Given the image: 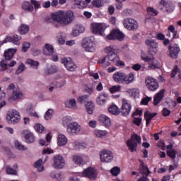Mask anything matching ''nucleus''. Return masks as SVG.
Returning <instances> with one entry per match:
<instances>
[{
    "mask_svg": "<svg viewBox=\"0 0 181 181\" xmlns=\"http://www.w3.org/2000/svg\"><path fill=\"white\" fill-rule=\"evenodd\" d=\"M51 19L55 23V28H59L60 26H69L74 21V13L70 10L66 11L59 10L51 14Z\"/></svg>",
    "mask_w": 181,
    "mask_h": 181,
    "instance_id": "f257e3e1",
    "label": "nucleus"
},
{
    "mask_svg": "<svg viewBox=\"0 0 181 181\" xmlns=\"http://www.w3.org/2000/svg\"><path fill=\"white\" fill-rule=\"evenodd\" d=\"M57 66H51L47 70V73L48 74H53L54 73H57Z\"/></svg>",
    "mask_w": 181,
    "mask_h": 181,
    "instance_id": "338daca9",
    "label": "nucleus"
},
{
    "mask_svg": "<svg viewBox=\"0 0 181 181\" xmlns=\"http://www.w3.org/2000/svg\"><path fill=\"white\" fill-rule=\"evenodd\" d=\"M0 67L1 71H5L8 67V62H6V60L4 59L0 62Z\"/></svg>",
    "mask_w": 181,
    "mask_h": 181,
    "instance_id": "e2e57ef3",
    "label": "nucleus"
},
{
    "mask_svg": "<svg viewBox=\"0 0 181 181\" xmlns=\"http://www.w3.org/2000/svg\"><path fill=\"white\" fill-rule=\"evenodd\" d=\"M93 134L96 138L103 139V138H105L108 135V132L106 130L95 129Z\"/></svg>",
    "mask_w": 181,
    "mask_h": 181,
    "instance_id": "c9c22d12",
    "label": "nucleus"
},
{
    "mask_svg": "<svg viewBox=\"0 0 181 181\" xmlns=\"http://www.w3.org/2000/svg\"><path fill=\"white\" fill-rule=\"evenodd\" d=\"M29 49H30V42L27 41L24 42L22 45V49H21L22 52H23L24 53H26V52H28Z\"/></svg>",
    "mask_w": 181,
    "mask_h": 181,
    "instance_id": "052dcab7",
    "label": "nucleus"
},
{
    "mask_svg": "<svg viewBox=\"0 0 181 181\" xmlns=\"http://www.w3.org/2000/svg\"><path fill=\"white\" fill-rule=\"evenodd\" d=\"M139 173H141V175H146V176H149L151 175V172L149 170V168H148V166L141 164L139 169Z\"/></svg>",
    "mask_w": 181,
    "mask_h": 181,
    "instance_id": "a19ab883",
    "label": "nucleus"
},
{
    "mask_svg": "<svg viewBox=\"0 0 181 181\" xmlns=\"http://www.w3.org/2000/svg\"><path fill=\"white\" fill-rule=\"evenodd\" d=\"M31 5H33V8L35 9V11H37V9H40V8H42L40 6V2L36 0H31Z\"/></svg>",
    "mask_w": 181,
    "mask_h": 181,
    "instance_id": "0e129e2a",
    "label": "nucleus"
},
{
    "mask_svg": "<svg viewBox=\"0 0 181 181\" xmlns=\"http://www.w3.org/2000/svg\"><path fill=\"white\" fill-rule=\"evenodd\" d=\"M83 47V49H85L86 52L94 53V52H95L97 49V45H95V44H91V45H85Z\"/></svg>",
    "mask_w": 181,
    "mask_h": 181,
    "instance_id": "de8ad7c7",
    "label": "nucleus"
},
{
    "mask_svg": "<svg viewBox=\"0 0 181 181\" xmlns=\"http://www.w3.org/2000/svg\"><path fill=\"white\" fill-rule=\"evenodd\" d=\"M106 37L108 40H119V42H122L125 39V35L119 30H113Z\"/></svg>",
    "mask_w": 181,
    "mask_h": 181,
    "instance_id": "9d476101",
    "label": "nucleus"
},
{
    "mask_svg": "<svg viewBox=\"0 0 181 181\" xmlns=\"http://www.w3.org/2000/svg\"><path fill=\"white\" fill-rule=\"evenodd\" d=\"M85 108L86 112L89 114V115H93V114H94V110H95V104L94 102L89 100L85 104Z\"/></svg>",
    "mask_w": 181,
    "mask_h": 181,
    "instance_id": "cd10ccee",
    "label": "nucleus"
},
{
    "mask_svg": "<svg viewBox=\"0 0 181 181\" xmlns=\"http://www.w3.org/2000/svg\"><path fill=\"white\" fill-rule=\"evenodd\" d=\"M30 30V27L26 23H21L18 28V32L20 35H28Z\"/></svg>",
    "mask_w": 181,
    "mask_h": 181,
    "instance_id": "c85d7f7f",
    "label": "nucleus"
},
{
    "mask_svg": "<svg viewBox=\"0 0 181 181\" xmlns=\"http://www.w3.org/2000/svg\"><path fill=\"white\" fill-rule=\"evenodd\" d=\"M119 90H121V86L118 85V86H114L111 87L109 89V91L112 94H114V93H117V92L119 91Z\"/></svg>",
    "mask_w": 181,
    "mask_h": 181,
    "instance_id": "69168bd1",
    "label": "nucleus"
},
{
    "mask_svg": "<svg viewBox=\"0 0 181 181\" xmlns=\"http://www.w3.org/2000/svg\"><path fill=\"white\" fill-rule=\"evenodd\" d=\"M98 122L104 127H110L111 125V119L105 115H101L99 116Z\"/></svg>",
    "mask_w": 181,
    "mask_h": 181,
    "instance_id": "a878e982",
    "label": "nucleus"
},
{
    "mask_svg": "<svg viewBox=\"0 0 181 181\" xmlns=\"http://www.w3.org/2000/svg\"><path fill=\"white\" fill-rule=\"evenodd\" d=\"M6 119L9 124L16 125L21 122V113L15 109L10 110L7 113Z\"/></svg>",
    "mask_w": 181,
    "mask_h": 181,
    "instance_id": "20e7f679",
    "label": "nucleus"
},
{
    "mask_svg": "<svg viewBox=\"0 0 181 181\" xmlns=\"http://www.w3.org/2000/svg\"><path fill=\"white\" fill-rule=\"evenodd\" d=\"M115 46L114 45L107 46L104 49V52L105 53H107V56L115 53Z\"/></svg>",
    "mask_w": 181,
    "mask_h": 181,
    "instance_id": "603ef678",
    "label": "nucleus"
},
{
    "mask_svg": "<svg viewBox=\"0 0 181 181\" xmlns=\"http://www.w3.org/2000/svg\"><path fill=\"white\" fill-rule=\"evenodd\" d=\"M73 121V117L71 116H65L62 118V125L63 127H66V128H67V127H69V125H70V124H71V122Z\"/></svg>",
    "mask_w": 181,
    "mask_h": 181,
    "instance_id": "37998d69",
    "label": "nucleus"
},
{
    "mask_svg": "<svg viewBox=\"0 0 181 181\" xmlns=\"http://www.w3.org/2000/svg\"><path fill=\"white\" fill-rule=\"evenodd\" d=\"M74 163L75 165H78V166H81V165H84V158L79 155H74L71 158Z\"/></svg>",
    "mask_w": 181,
    "mask_h": 181,
    "instance_id": "f704fd0d",
    "label": "nucleus"
},
{
    "mask_svg": "<svg viewBox=\"0 0 181 181\" xmlns=\"http://www.w3.org/2000/svg\"><path fill=\"white\" fill-rule=\"evenodd\" d=\"M76 5L79 9H83V8H86V6H87V3L84 1H80L76 3Z\"/></svg>",
    "mask_w": 181,
    "mask_h": 181,
    "instance_id": "774afa93",
    "label": "nucleus"
},
{
    "mask_svg": "<svg viewBox=\"0 0 181 181\" xmlns=\"http://www.w3.org/2000/svg\"><path fill=\"white\" fill-rule=\"evenodd\" d=\"M108 111L112 115H118L119 114V108L115 105H112L109 107Z\"/></svg>",
    "mask_w": 181,
    "mask_h": 181,
    "instance_id": "c03bdc74",
    "label": "nucleus"
},
{
    "mask_svg": "<svg viewBox=\"0 0 181 181\" xmlns=\"http://www.w3.org/2000/svg\"><path fill=\"white\" fill-rule=\"evenodd\" d=\"M57 41L59 45H65L66 44V35L64 33H59L57 34Z\"/></svg>",
    "mask_w": 181,
    "mask_h": 181,
    "instance_id": "ea45409f",
    "label": "nucleus"
},
{
    "mask_svg": "<svg viewBox=\"0 0 181 181\" xmlns=\"http://www.w3.org/2000/svg\"><path fill=\"white\" fill-rule=\"evenodd\" d=\"M123 25L127 30H137L139 28L138 21L132 18H127L123 20Z\"/></svg>",
    "mask_w": 181,
    "mask_h": 181,
    "instance_id": "423d86ee",
    "label": "nucleus"
},
{
    "mask_svg": "<svg viewBox=\"0 0 181 181\" xmlns=\"http://www.w3.org/2000/svg\"><path fill=\"white\" fill-rule=\"evenodd\" d=\"M132 110L131 103L127 99H122V112L124 115H129V112Z\"/></svg>",
    "mask_w": 181,
    "mask_h": 181,
    "instance_id": "6ab92c4d",
    "label": "nucleus"
},
{
    "mask_svg": "<svg viewBox=\"0 0 181 181\" xmlns=\"http://www.w3.org/2000/svg\"><path fill=\"white\" fill-rule=\"evenodd\" d=\"M110 100V94L107 92H101L97 96L95 103L99 107H104Z\"/></svg>",
    "mask_w": 181,
    "mask_h": 181,
    "instance_id": "6e6552de",
    "label": "nucleus"
},
{
    "mask_svg": "<svg viewBox=\"0 0 181 181\" xmlns=\"http://www.w3.org/2000/svg\"><path fill=\"white\" fill-rule=\"evenodd\" d=\"M66 108L69 110H74V111H77L78 110V106L77 105V100L74 98H69L66 100L64 103Z\"/></svg>",
    "mask_w": 181,
    "mask_h": 181,
    "instance_id": "aec40b11",
    "label": "nucleus"
},
{
    "mask_svg": "<svg viewBox=\"0 0 181 181\" xmlns=\"http://www.w3.org/2000/svg\"><path fill=\"white\" fill-rule=\"evenodd\" d=\"M146 86L150 91H156L159 88V83L158 81L151 76L146 78Z\"/></svg>",
    "mask_w": 181,
    "mask_h": 181,
    "instance_id": "1a4fd4ad",
    "label": "nucleus"
},
{
    "mask_svg": "<svg viewBox=\"0 0 181 181\" xmlns=\"http://www.w3.org/2000/svg\"><path fill=\"white\" fill-rule=\"evenodd\" d=\"M160 6H163L160 9L164 12L169 13L173 11V8H170V1L169 0H161L160 1Z\"/></svg>",
    "mask_w": 181,
    "mask_h": 181,
    "instance_id": "412c9836",
    "label": "nucleus"
},
{
    "mask_svg": "<svg viewBox=\"0 0 181 181\" xmlns=\"http://www.w3.org/2000/svg\"><path fill=\"white\" fill-rule=\"evenodd\" d=\"M180 52V48L177 45L169 47V56L171 57L173 59H177Z\"/></svg>",
    "mask_w": 181,
    "mask_h": 181,
    "instance_id": "5701e85b",
    "label": "nucleus"
},
{
    "mask_svg": "<svg viewBox=\"0 0 181 181\" xmlns=\"http://www.w3.org/2000/svg\"><path fill=\"white\" fill-rule=\"evenodd\" d=\"M87 100H88V95H83L78 98V102H79L80 104L87 103Z\"/></svg>",
    "mask_w": 181,
    "mask_h": 181,
    "instance_id": "bf43d9fd",
    "label": "nucleus"
},
{
    "mask_svg": "<svg viewBox=\"0 0 181 181\" xmlns=\"http://www.w3.org/2000/svg\"><path fill=\"white\" fill-rule=\"evenodd\" d=\"M153 117H156V113H151L149 112H145L144 118L146 119V125H149V123L151 122Z\"/></svg>",
    "mask_w": 181,
    "mask_h": 181,
    "instance_id": "79ce46f5",
    "label": "nucleus"
},
{
    "mask_svg": "<svg viewBox=\"0 0 181 181\" xmlns=\"http://www.w3.org/2000/svg\"><path fill=\"white\" fill-rule=\"evenodd\" d=\"M42 52L45 56H50L54 53V47L52 44L46 43L42 47Z\"/></svg>",
    "mask_w": 181,
    "mask_h": 181,
    "instance_id": "4be33fe9",
    "label": "nucleus"
},
{
    "mask_svg": "<svg viewBox=\"0 0 181 181\" xmlns=\"http://www.w3.org/2000/svg\"><path fill=\"white\" fill-rule=\"evenodd\" d=\"M21 8L25 12H33L35 11V8H33V5H32V2L29 1H23Z\"/></svg>",
    "mask_w": 181,
    "mask_h": 181,
    "instance_id": "473e14b6",
    "label": "nucleus"
},
{
    "mask_svg": "<svg viewBox=\"0 0 181 181\" xmlns=\"http://www.w3.org/2000/svg\"><path fill=\"white\" fill-rule=\"evenodd\" d=\"M14 148H16L17 151H21V152H23L24 151H28V147L25 145H23L22 142L18 140L14 141Z\"/></svg>",
    "mask_w": 181,
    "mask_h": 181,
    "instance_id": "58836bf2",
    "label": "nucleus"
},
{
    "mask_svg": "<svg viewBox=\"0 0 181 181\" xmlns=\"http://www.w3.org/2000/svg\"><path fill=\"white\" fill-rule=\"evenodd\" d=\"M49 177H51V179H54L57 181H62L66 179L64 173L60 171H52L49 174Z\"/></svg>",
    "mask_w": 181,
    "mask_h": 181,
    "instance_id": "b1692460",
    "label": "nucleus"
},
{
    "mask_svg": "<svg viewBox=\"0 0 181 181\" xmlns=\"http://www.w3.org/2000/svg\"><path fill=\"white\" fill-rule=\"evenodd\" d=\"M100 64H102L103 67H108L111 64L110 62L107 61V57H104L98 61Z\"/></svg>",
    "mask_w": 181,
    "mask_h": 181,
    "instance_id": "6e6d98bb",
    "label": "nucleus"
},
{
    "mask_svg": "<svg viewBox=\"0 0 181 181\" xmlns=\"http://www.w3.org/2000/svg\"><path fill=\"white\" fill-rule=\"evenodd\" d=\"M146 46H148L149 52L151 54H156L158 53V49L159 45L155 40H146L145 42Z\"/></svg>",
    "mask_w": 181,
    "mask_h": 181,
    "instance_id": "dca6fc26",
    "label": "nucleus"
},
{
    "mask_svg": "<svg viewBox=\"0 0 181 181\" xmlns=\"http://www.w3.org/2000/svg\"><path fill=\"white\" fill-rule=\"evenodd\" d=\"M21 40H22V37L18 35H14L12 36H7L3 41L0 42V45H2L5 43H13L16 46H19L21 45Z\"/></svg>",
    "mask_w": 181,
    "mask_h": 181,
    "instance_id": "f8f14e48",
    "label": "nucleus"
},
{
    "mask_svg": "<svg viewBox=\"0 0 181 181\" xmlns=\"http://www.w3.org/2000/svg\"><path fill=\"white\" fill-rule=\"evenodd\" d=\"M34 129L35 131H36V132L43 134V132L45 131V127L41 124L36 123L34 124Z\"/></svg>",
    "mask_w": 181,
    "mask_h": 181,
    "instance_id": "864d4df0",
    "label": "nucleus"
},
{
    "mask_svg": "<svg viewBox=\"0 0 181 181\" xmlns=\"http://www.w3.org/2000/svg\"><path fill=\"white\" fill-rule=\"evenodd\" d=\"M23 97V93L19 89H16L13 90V93L10 98V100H12L13 101H16L18 100H21Z\"/></svg>",
    "mask_w": 181,
    "mask_h": 181,
    "instance_id": "72a5a7b5",
    "label": "nucleus"
},
{
    "mask_svg": "<svg viewBox=\"0 0 181 181\" xmlns=\"http://www.w3.org/2000/svg\"><path fill=\"white\" fill-rule=\"evenodd\" d=\"M25 68H26V66H25V64L21 63V64L18 66V67L17 68V69L16 71V74L18 76V75L21 74V73H23V71H25Z\"/></svg>",
    "mask_w": 181,
    "mask_h": 181,
    "instance_id": "4d7b16f0",
    "label": "nucleus"
},
{
    "mask_svg": "<svg viewBox=\"0 0 181 181\" xmlns=\"http://www.w3.org/2000/svg\"><path fill=\"white\" fill-rule=\"evenodd\" d=\"M25 64H28V66H31L32 69H34L35 70H37L39 69V66L40 65V63L32 59H28L25 62Z\"/></svg>",
    "mask_w": 181,
    "mask_h": 181,
    "instance_id": "e433bc0d",
    "label": "nucleus"
},
{
    "mask_svg": "<svg viewBox=\"0 0 181 181\" xmlns=\"http://www.w3.org/2000/svg\"><path fill=\"white\" fill-rule=\"evenodd\" d=\"M16 52H18V48L16 47L6 49L4 52V57L6 60H11V59H13Z\"/></svg>",
    "mask_w": 181,
    "mask_h": 181,
    "instance_id": "393cba45",
    "label": "nucleus"
},
{
    "mask_svg": "<svg viewBox=\"0 0 181 181\" xmlns=\"http://www.w3.org/2000/svg\"><path fill=\"white\" fill-rule=\"evenodd\" d=\"M164 95L165 89H162L158 93H157L153 98V105H158V104L162 101V98H163Z\"/></svg>",
    "mask_w": 181,
    "mask_h": 181,
    "instance_id": "bb28decb",
    "label": "nucleus"
},
{
    "mask_svg": "<svg viewBox=\"0 0 181 181\" xmlns=\"http://www.w3.org/2000/svg\"><path fill=\"white\" fill-rule=\"evenodd\" d=\"M4 169L7 175H18V171L16 170H13V168H11V166L9 165H6L4 167Z\"/></svg>",
    "mask_w": 181,
    "mask_h": 181,
    "instance_id": "8fccbe9b",
    "label": "nucleus"
},
{
    "mask_svg": "<svg viewBox=\"0 0 181 181\" xmlns=\"http://www.w3.org/2000/svg\"><path fill=\"white\" fill-rule=\"evenodd\" d=\"M142 139L141 136L134 134L131 139L127 141V145L129 151L130 152H135L136 151V148H138V145H141L142 144Z\"/></svg>",
    "mask_w": 181,
    "mask_h": 181,
    "instance_id": "f03ea898",
    "label": "nucleus"
},
{
    "mask_svg": "<svg viewBox=\"0 0 181 181\" xmlns=\"http://www.w3.org/2000/svg\"><path fill=\"white\" fill-rule=\"evenodd\" d=\"M100 158L103 163H110L114 160V153L110 150H103L100 153Z\"/></svg>",
    "mask_w": 181,
    "mask_h": 181,
    "instance_id": "0eeeda50",
    "label": "nucleus"
},
{
    "mask_svg": "<svg viewBox=\"0 0 181 181\" xmlns=\"http://www.w3.org/2000/svg\"><path fill=\"white\" fill-rule=\"evenodd\" d=\"M141 60H144L146 63H148V68L149 70H153L158 67V60L152 58H149L145 54H141Z\"/></svg>",
    "mask_w": 181,
    "mask_h": 181,
    "instance_id": "4468645a",
    "label": "nucleus"
},
{
    "mask_svg": "<svg viewBox=\"0 0 181 181\" xmlns=\"http://www.w3.org/2000/svg\"><path fill=\"white\" fill-rule=\"evenodd\" d=\"M74 145L78 149L84 150L87 148V143L84 141H75Z\"/></svg>",
    "mask_w": 181,
    "mask_h": 181,
    "instance_id": "09e8293b",
    "label": "nucleus"
},
{
    "mask_svg": "<svg viewBox=\"0 0 181 181\" xmlns=\"http://www.w3.org/2000/svg\"><path fill=\"white\" fill-rule=\"evenodd\" d=\"M21 135L24 137L25 144H33L36 139L33 133L29 130H23Z\"/></svg>",
    "mask_w": 181,
    "mask_h": 181,
    "instance_id": "f3484780",
    "label": "nucleus"
},
{
    "mask_svg": "<svg viewBox=\"0 0 181 181\" xmlns=\"http://www.w3.org/2000/svg\"><path fill=\"white\" fill-rule=\"evenodd\" d=\"M68 139L66 135L60 134L57 136V145L58 146H65L67 145Z\"/></svg>",
    "mask_w": 181,
    "mask_h": 181,
    "instance_id": "2f4dec72",
    "label": "nucleus"
},
{
    "mask_svg": "<svg viewBox=\"0 0 181 181\" xmlns=\"http://www.w3.org/2000/svg\"><path fill=\"white\" fill-rule=\"evenodd\" d=\"M66 166V160L60 155L54 157L53 167L54 169H63Z\"/></svg>",
    "mask_w": 181,
    "mask_h": 181,
    "instance_id": "2eb2a0df",
    "label": "nucleus"
},
{
    "mask_svg": "<svg viewBox=\"0 0 181 181\" xmlns=\"http://www.w3.org/2000/svg\"><path fill=\"white\" fill-rule=\"evenodd\" d=\"M53 115H54V110L53 109H49L45 114L44 118L46 121H50L52 118H53Z\"/></svg>",
    "mask_w": 181,
    "mask_h": 181,
    "instance_id": "49530a36",
    "label": "nucleus"
},
{
    "mask_svg": "<svg viewBox=\"0 0 181 181\" xmlns=\"http://www.w3.org/2000/svg\"><path fill=\"white\" fill-rule=\"evenodd\" d=\"M66 132L70 136H76L81 132V125L77 122H72L67 127Z\"/></svg>",
    "mask_w": 181,
    "mask_h": 181,
    "instance_id": "39448f33",
    "label": "nucleus"
},
{
    "mask_svg": "<svg viewBox=\"0 0 181 181\" xmlns=\"http://www.w3.org/2000/svg\"><path fill=\"white\" fill-rule=\"evenodd\" d=\"M86 32V27L81 24H77L72 28L71 35L74 37L80 36L81 33Z\"/></svg>",
    "mask_w": 181,
    "mask_h": 181,
    "instance_id": "a211bd4d",
    "label": "nucleus"
},
{
    "mask_svg": "<svg viewBox=\"0 0 181 181\" xmlns=\"http://www.w3.org/2000/svg\"><path fill=\"white\" fill-rule=\"evenodd\" d=\"M92 5L95 8H101L104 5V3L101 0H93Z\"/></svg>",
    "mask_w": 181,
    "mask_h": 181,
    "instance_id": "680f3d73",
    "label": "nucleus"
},
{
    "mask_svg": "<svg viewBox=\"0 0 181 181\" xmlns=\"http://www.w3.org/2000/svg\"><path fill=\"white\" fill-rule=\"evenodd\" d=\"M121 172V168L119 167H113L110 170V173L112 175V176H118Z\"/></svg>",
    "mask_w": 181,
    "mask_h": 181,
    "instance_id": "13d9d810",
    "label": "nucleus"
},
{
    "mask_svg": "<svg viewBox=\"0 0 181 181\" xmlns=\"http://www.w3.org/2000/svg\"><path fill=\"white\" fill-rule=\"evenodd\" d=\"M95 44V38L93 36L86 37L83 38L82 42V46H87L88 45H94Z\"/></svg>",
    "mask_w": 181,
    "mask_h": 181,
    "instance_id": "4c0bfd02",
    "label": "nucleus"
},
{
    "mask_svg": "<svg viewBox=\"0 0 181 181\" xmlns=\"http://www.w3.org/2000/svg\"><path fill=\"white\" fill-rule=\"evenodd\" d=\"M108 28V25L104 23H92L90 30L93 35L98 36H104V31Z\"/></svg>",
    "mask_w": 181,
    "mask_h": 181,
    "instance_id": "7ed1b4c3",
    "label": "nucleus"
},
{
    "mask_svg": "<svg viewBox=\"0 0 181 181\" xmlns=\"http://www.w3.org/2000/svg\"><path fill=\"white\" fill-rule=\"evenodd\" d=\"M34 166L38 170V172H43L45 170V167H43V160L42 159H40L35 162Z\"/></svg>",
    "mask_w": 181,
    "mask_h": 181,
    "instance_id": "a18cd8bd",
    "label": "nucleus"
},
{
    "mask_svg": "<svg viewBox=\"0 0 181 181\" xmlns=\"http://www.w3.org/2000/svg\"><path fill=\"white\" fill-rule=\"evenodd\" d=\"M124 74L123 72H115L112 78L115 83H118V84H123L124 83Z\"/></svg>",
    "mask_w": 181,
    "mask_h": 181,
    "instance_id": "c756f323",
    "label": "nucleus"
},
{
    "mask_svg": "<svg viewBox=\"0 0 181 181\" xmlns=\"http://www.w3.org/2000/svg\"><path fill=\"white\" fill-rule=\"evenodd\" d=\"M78 176L88 177L89 179H95L97 177V170L89 167L85 169L83 173H79Z\"/></svg>",
    "mask_w": 181,
    "mask_h": 181,
    "instance_id": "9b49d317",
    "label": "nucleus"
},
{
    "mask_svg": "<svg viewBox=\"0 0 181 181\" xmlns=\"http://www.w3.org/2000/svg\"><path fill=\"white\" fill-rule=\"evenodd\" d=\"M129 93L133 98H136V97H139V89L138 88H132L129 90Z\"/></svg>",
    "mask_w": 181,
    "mask_h": 181,
    "instance_id": "5fc2aeb1",
    "label": "nucleus"
},
{
    "mask_svg": "<svg viewBox=\"0 0 181 181\" xmlns=\"http://www.w3.org/2000/svg\"><path fill=\"white\" fill-rule=\"evenodd\" d=\"M62 63H63L69 71H76L77 69V64L70 57L64 58Z\"/></svg>",
    "mask_w": 181,
    "mask_h": 181,
    "instance_id": "ddd939ff",
    "label": "nucleus"
},
{
    "mask_svg": "<svg viewBox=\"0 0 181 181\" xmlns=\"http://www.w3.org/2000/svg\"><path fill=\"white\" fill-rule=\"evenodd\" d=\"M119 57H118V55L115 52H113L112 54H110L109 55H107L108 60H110V62H112V63L118 62Z\"/></svg>",
    "mask_w": 181,
    "mask_h": 181,
    "instance_id": "3c124183",
    "label": "nucleus"
},
{
    "mask_svg": "<svg viewBox=\"0 0 181 181\" xmlns=\"http://www.w3.org/2000/svg\"><path fill=\"white\" fill-rule=\"evenodd\" d=\"M135 81V76L133 73H129L128 75L124 74L123 84H131Z\"/></svg>",
    "mask_w": 181,
    "mask_h": 181,
    "instance_id": "7c9ffc66",
    "label": "nucleus"
}]
</instances>
